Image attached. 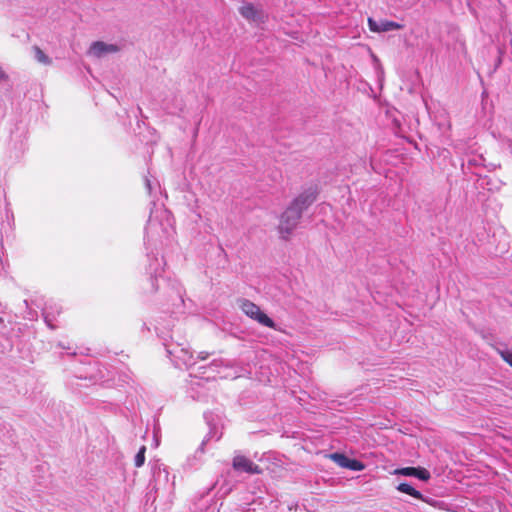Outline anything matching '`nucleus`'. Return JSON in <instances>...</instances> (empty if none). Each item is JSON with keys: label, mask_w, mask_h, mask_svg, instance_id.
Instances as JSON below:
<instances>
[{"label": "nucleus", "mask_w": 512, "mask_h": 512, "mask_svg": "<svg viewBox=\"0 0 512 512\" xmlns=\"http://www.w3.org/2000/svg\"><path fill=\"white\" fill-rule=\"evenodd\" d=\"M501 356L505 362H507L512 367V352L510 351H502Z\"/></svg>", "instance_id": "14"}, {"label": "nucleus", "mask_w": 512, "mask_h": 512, "mask_svg": "<svg viewBox=\"0 0 512 512\" xmlns=\"http://www.w3.org/2000/svg\"><path fill=\"white\" fill-rule=\"evenodd\" d=\"M33 51L35 54V58L37 59L38 62L45 64V65H48L51 63V59L38 46H34Z\"/></svg>", "instance_id": "11"}, {"label": "nucleus", "mask_w": 512, "mask_h": 512, "mask_svg": "<svg viewBox=\"0 0 512 512\" xmlns=\"http://www.w3.org/2000/svg\"><path fill=\"white\" fill-rule=\"evenodd\" d=\"M329 458L333 460L337 465L342 468L347 467L348 457L342 453H332L329 455Z\"/></svg>", "instance_id": "10"}, {"label": "nucleus", "mask_w": 512, "mask_h": 512, "mask_svg": "<svg viewBox=\"0 0 512 512\" xmlns=\"http://www.w3.org/2000/svg\"><path fill=\"white\" fill-rule=\"evenodd\" d=\"M240 14L249 21L265 22L266 16L252 3H246L239 8Z\"/></svg>", "instance_id": "6"}, {"label": "nucleus", "mask_w": 512, "mask_h": 512, "mask_svg": "<svg viewBox=\"0 0 512 512\" xmlns=\"http://www.w3.org/2000/svg\"><path fill=\"white\" fill-rule=\"evenodd\" d=\"M145 452H146V447L145 446H142L138 453L136 454L135 456V459H134V463H135V466L136 467H141L143 466L144 462H145Z\"/></svg>", "instance_id": "13"}, {"label": "nucleus", "mask_w": 512, "mask_h": 512, "mask_svg": "<svg viewBox=\"0 0 512 512\" xmlns=\"http://www.w3.org/2000/svg\"><path fill=\"white\" fill-rule=\"evenodd\" d=\"M242 311L251 319L257 321L263 326L274 329L275 322L261 311L260 307L249 300H243L241 303Z\"/></svg>", "instance_id": "2"}, {"label": "nucleus", "mask_w": 512, "mask_h": 512, "mask_svg": "<svg viewBox=\"0 0 512 512\" xmlns=\"http://www.w3.org/2000/svg\"><path fill=\"white\" fill-rule=\"evenodd\" d=\"M119 51V47L114 44H107L102 41H96L94 42L90 47V54H92L95 57H102L104 54L107 53H116Z\"/></svg>", "instance_id": "8"}, {"label": "nucleus", "mask_w": 512, "mask_h": 512, "mask_svg": "<svg viewBox=\"0 0 512 512\" xmlns=\"http://www.w3.org/2000/svg\"><path fill=\"white\" fill-rule=\"evenodd\" d=\"M232 467L235 471L248 474H261L262 469L244 455H236L232 461Z\"/></svg>", "instance_id": "4"}, {"label": "nucleus", "mask_w": 512, "mask_h": 512, "mask_svg": "<svg viewBox=\"0 0 512 512\" xmlns=\"http://www.w3.org/2000/svg\"><path fill=\"white\" fill-rule=\"evenodd\" d=\"M397 490L402 492V493H405V494H408L418 500H421V501H425L424 499V496L422 495V493L418 490H416L414 487H412L410 484L408 483H400L398 486H397Z\"/></svg>", "instance_id": "9"}, {"label": "nucleus", "mask_w": 512, "mask_h": 512, "mask_svg": "<svg viewBox=\"0 0 512 512\" xmlns=\"http://www.w3.org/2000/svg\"><path fill=\"white\" fill-rule=\"evenodd\" d=\"M368 26L372 32L376 33L399 30L403 28V25L397 22L390 20H381L380 22H377L371 17L368 18Z\"/></svg>", "instance_id": "5"}, {"label": "nucleus", "mask_w": 512, "mask_h": 512, "mask_svg": "<svg viewBox=\"0 0 512 512\" xmlns=\"http://www.w3.org/2000/svg\"><path fill=\"white\" fill-rule=\"evenodd\" d=\"M5 79V74L4 72L0 69V82Z\"/></svg>", "instance_id": "15"}, {"label": "nucleus", "mask_w": 512, "mask_h": 512, "mask_svg": "<svg viewBox=\"0 0 512 512\" xmlns=\"http://www.w3.org/2000/svg\"><path fill=\"white\" fill-rule=\"evenodd\" d=\"M2 321V319L0 318V322Z\"/></svg>", "instance_id": "16"}, {"label": "nucleus", "mask_w": 512, "mask_h": 512, "mask_svg": "<svg viewBox=\"0 0 512 512\" xmlns=\"http://www.w3.org/2000/svg\"><path fill=\"white\" fill-rule=\"evenodd\" d=\"M396 475L413 476L422 481H428L431 478L430 472L424 467H404L394 471Z\"/></svg>", "instance_id": "7"}, {"label": "nucleus", "mask_w": 512, "mask_h": 512, "mask_svg": "<svg viewBox=\"0 0 512 512\" xmlns=\"http://www.w3.org/2000/svg\"><path fill=\"white\" fill-rule=\"evenodd\" d=\"M302 215L296 210H293L289 206L282 213L279 222V232L284 239H288L292 234L293 230L297 227Z\"/></svg>", "instance_id": "1"}, {"label": "nucleus", "mask_w": 512, "mask_h": 512, "mask_svg": "<svg viewBox=\"0 0 512 512\" xmlns=\"http://www.w3.org/2000/svg\"><path fill=\"white\" fill-rule=\"evenodd\" d=\"M318 195V191L316 187H310L300 193L289 205L290 208L296 210L300 215L302 212L306 210L310 205H312Z\"/></svg>", "instance_id": "3"}, {"label": "nucleus", "mask_w": 512, "mask_h": 512, "mask_svg": "<svg viewBox=\"0 0 512 512\" xmlns=\"http://www.w3.org/2000/svg\"><path fill=\"white\" fill-rule=\"evenodd\" d=\"M346 468L353 471H362L365 468V465L359 460L349 458Z\"/></svg>", "instance_id": "12"}]
</instances>
